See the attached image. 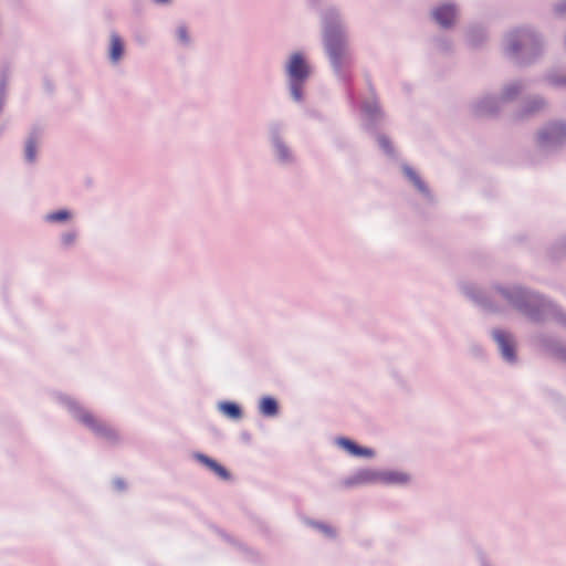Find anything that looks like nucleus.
Listing matches in <instances>:
<instances>
[{
  "instance_id": "1",
  "label": "nucleus",
  "mask_w": 566,
  "mask_h": 566,
  "mask_svg": "<svg viewBox=\"0 0 566 566\" xmlns=\"http://www.w3.org/2000/svg\"><path fill=\"white\" fill-rule=\"evenodd\" d=\"M324 43L334 67L339 71L350 56L346 35L338 23L337 15L329 13L325 17Z\"/></svg>"
},
{
  "instance_id": "2",
  "label": "nucleus",
  "mask_w": 566,
  "mask_h": 566,
  "mask_svg": "<svg viewBox=\"0 0 566 566\" xmlns=\"http://www.w3.org/2000/svg\"><path fill=\"white\" fill-rule=\"evenodd\" d=\"M501 293L512 306L523 311L533 321L545 319L555 313L553 304L520 287L503 290Z\"/></svg>"
},
{
  "instance_id": "3",
  "label": "nucleus",
  "mask_w": 566,
  "mask_h": 566,
  "mask_svg": "<svg viewBox=\"0 0 566 566\" xmlns=\"http://www.w3.org/2000/svg\"><path fill=\"white\" fill-rule=\"evenodd\" d=\"M67 407L74 418L90 428L95 434L111 442L117 441L118 433L108 423L97 419L93 413L85 410L73 400H67Z\"/></svg>"
},
{
  "instance_id": "4",
  "label": "nucleus",
  "mask_w": 566,
  "mask_h": 566,
  "mask_svg": "<svg viewBox=\"0 0 566 566\" xmlns=\"http://www.w3.org/2000/svg\"><path fill=\"white\" fill-rule=\"evenodd\" d=\"M290 77L291 94L300 102L303 97V84L310 75V66L302 54L294 53L286 66Z\"/></svg>"
},
{
  "instance_id": "5",
  "label": "nucleus",
  "mask_w": 566,
  "mask_h": 566,
  "mask_svg": "<svg viewBox=\"0 0 566 566\" xmlns=\"http://www.w3.org/2000/svg\"><path fill=\"white\" fill-rule=\"evenodd\" d=\"M538 48L537 38L530 31H517L506 38V51L513 56L522 55L523 59L533 56Z\"/></svg>"
},
{
  "instance_id": "6",
  "label": "nucleus",
  "mask_w": 566,
  "mask_h": 566,
  "mask_svg": "<svg viewBox=\"0 0 566 566\" xmlns=\"http://www.w3.org/2000/svg\"><path fill=\"white\" fill-rule=\"evenodd\" d=\"M373 481H381L389 484H403L409 481V478L406 473L397 472V471H370L364 470L357 473L355 476V481H346V485H352L354 483H364V482H373Z\"/></svg>"
},
{
  "instance_id": "7",
  "label": "nucleus",
  "mask_w": 566,
  "mask_h": 566,
  "mask_svg": "<svg viewBox=\"0 0 566 566\" xmlns=\"http://www.w3.org/2000/svg\"><path fill=\"white\" fill-rule=\"evenodd\" d=\"M542 146H557L566 140V124L553 123L538 134Z\"/></svg>"
},
{
  "instance_id": "8",
  "label": "nucleus",
  "mask_w": 566,
  "mask_h": 566,
  "mask_svg": "<svg viewBox=\"0 0 566 566\" xmlns=\"http://www.w3.org/2000/svg\"><path fill=\"white\" fill-rule=\"evenodd\" d=\"M493 337L499 344L503 358L509 361L515 360V345L512 339V336L503 331L495 329L493 332Z\"/></svg>"
},
{
  "instance_id": "9",
  "label": "nucleus",
  "mask_w": 566,
  "mask_h": 566,
  "mask_svg": "<svg viewBox=\"0 0 566 566\" xmlns=\"http://www.w3.org/2000/svg\"><path fill=\"white\" fill-rule=\"evenodd\" d=\"M433 19L442 27L447 28L450 27L455 18H457V10L451 4H443L438 7L432 12Z\"/></svg>"
},
{
  "instance_id": "10",
  "label": "nucleus",
  "mask_w": 566,
  "mask_h": 566,
  "mask_svg": "<svg viewBox=\"0 0 566 566\" xmlns=\"http://www.w3.org/2000/svg\"><path fill=\"white\" fill-rule=\"evenodd\" d=\"M198 459L201 463L207 465L211 471H213L218 476H220L223 480H228L230 478V474L226 468L220 465L214 460L208 458L207 455L199 454Z\"/></svg>"
},
{
  "instance_id": "11",
  "label": "nucleus",
  "mask_w": 566,
  "mask_h": 566,
  "mask_svg": "<svg viewBox=\"0 0 566 566\" xmlns=\"http://www.w3.org/2000/svg\"><path fill=\"white\" fill-rule=\"evenodd\" d=\"M124 52V44L120 38L117 34H112L111 36V60L113 62H117Z\"/></svg>"
},
{
  "instance_id": "12",
  "label": "nucleus",
  "mask_w": 566,
  "mask_h": 566,
  "mask_svg": "<svg viewBox=\"0 0 566 566\" xmlns=\"http://www.w3.org/2000/svg\"><path fill=\"white\" fill-rule=\"evenodd\" d=\"M260 411L266 417H273L279 411L277 402L271 397H264L260 402Z\"/></svg>"
},
{
  "instance_id": "13",
  "label": "nucleus",
  "mask_w": 566,
  "mask_h": 566,
  "mask_svg": "<svg viewBox=\"0 0 566 566\" xmlns=\"http://www.w3.org/2000/svg\"><path fill=\"white\" fill-rule=\"evenodd\" d=\"M220 410L232 419H240L242 416V411L240 407L233 402H222L220 403Z\"/></svg>"
},
{
  "instance_id": "14",
  "label": "nucleus",
  "mask_w": 566,
  "mask_h": 566,
  "mask_svg": "<svg viewBox=\"0 0 566 566\" xmlns=\"http://www.w3.org/2000/svg\"><path fill=\"white\" fill-rule=\"evenodd\" d=\"M406 176L413 182V185L418 188L421 192H427V187L420 179V177L409 167H406L403 169Z\"/></svg>"
},
{
  "instance_id": "15",
  "label": "nucleus",
  "mask_w": 566,
  "mask_h": 566,
  "mask_svg": "<svg viewBox=\"0 0 566 566\" xmlns=\"http://www.w3.org/2000/svg\"><path fill=\"white\" fill-rule=\"evenodd\" d=\"M521 90H522L521 84H518V83L510 84L504 88L503 97L505 99H512L521 92Z\"/></svg>"
},
{
  "instance_id": "16",
  "label": "nucleus",
  "mask_w": 566,
  "mask_h": 566,
  "mask_svg": "<svg viewBox=\"0 0 566 566\" xmlns=\"http://www.w3.org/2000/svg\"><path fill=\"white\" fill-rule=\"evenodd\" d=\"M495 104L494 98H485L478 108L480 114H492L495 109L493 105Z\"/></svg>"
},
{
  "instance_id": "17",
  "label": "nucleus",
  "mask_w": 566,
  "mask_h": 566,
  "mask_svg": "<svg viewBox=\"0 0 566 566\" xmlns=\"http://www.w3.org/2000/svg\"><path fill=\"white\" fill-rule=\"evenodd\" d=\"M35 142L33 138H30L25 146V157L29 161H33L35 159Z\"/></svg>"
},
{
  "instance_id": "18",
  "label": "nucleus",
  "mask_w": 566,
  "mask_h": 566,
  "mask_svg": "<svg viewBox=\"0 0 566 566\" xmlns=\"http://www.w3.org/2000/svg\"><path fill=\"white\" fill-rule=\"evenodd\" d=\"M70 218V213L66 210H60L57 212L48 216L50 221H64Z\"/></svg>"
},
{
  "instance_id": "19",
  "label": "nucleus",
  "mask_w": 566,
  "mask_h": 566,
  "mask_svg": "<svg viewBox=\"0 0 566 566\" xmlns=\"http://www.w3.org/2000/svg\"><path fill=\"white\" fill-rule=\"evenodd\" d=\"M275 147H276V151H277V155L280 157L281 160H287L289 159V151L286 149V147L280 143V142H276L275 143Z\"/></svg>"
},
{
  "instance_id": "20",
  "label": "nucleus",
  "mask_w": 566,
  "mask_h": 566,
  "mask_svg": "<svg viewBox=\"0 0 566 566\" xmlns=\"http://www.w3.org/2000/svg\"><path fill=\"white\" fill-rule=\"evenodd\" d=\"M339 444L343 446L346 450H348L352 454H355L357 451V444L348 439H340Z\"/></svg>"
},
{
  "instance_id": "21",
  "label": "nucleus",
  "mask_w": 566,
  "mask_h": 566,
  "mask_svg": "<svg viewBox=\"0 0 566 566\" xmlns=\"http://www.w3.org/2000/svg\"><path fill=\"white\" fill-rule=\"evenodd\" d=\"M554 355L557 359L566 361V346L558 345L554 348Z\"/></svg>"
},
{
  "instance_id": "22",
  "label": "nucleus",
  "mask_w": 566,
  "mask_h": 566,
  "mask_svg": "<svg viewBox=\"0 0 566 566\" xmlns=\"http://www.w3.org/2000/svg\"><path fill=\"white\" fill-rule=\"evenodd\" d=\"M177 34H178L179 40L182 43H188L189 42V35H188V31H187L186 27H184V25L179 27L178 30H177Z\"/></svg>"
},
{
  "instance_id": "23",
  "label": "nucleus",
  "mask_w": 566,
  "mask_h": 566,
  "mask_svg": "<svg viewBox=\"0 0 566 566\" xmlns=\"http://www.w3.org/2000/svg\"><path fill=\"white\" fill-rule=\"evenodd\" d=\"M531 104L532 105L527 108V114H533L544 106V102L542 99H535Z\"/></svg>"
},
{
  "instance_id": "24",
  "label": "nucleus",
  "mask_w": 566,
  "mask_h": 566,
  "mask_svg": "<svg viewBox=\"0 0 566 566\" xmlns=\"http://www.w3.org/2000/svg\"><path fill=\"white\" fill-rule=\"evenodd\" d=\"M76 239V234L74 232L65 233L62 237V241L65 245H71Z\"/></svg>"
},
{
  "instance_id": "25",
  "label": "nucleus",
  "mask_w": 566,
  "mask_h": 566,
  "mask_svg": "<svg viewBox=\"0 0 566 566\" xmlns=\"http://www.w3.org/2000/svg\"><path fill=\"white\" fill-rule=\"evenodd\" d=\"M374 452L370 449L361 448L357 446V451L354 455H365V457H371Z\"/></svg>"
},
{
  "instance_id": "26",
  "label": "nucleus",
  "mask_w": 566,
  "mask_h": 566,
  "mask_svg": "<svg viewBox=\"0 0 566 566\" xmlns=\"http://www.w3.org/2000/svg\"><path fill=\"white\" fill-rule=\"evenodd\" d=\"M379 145L385 151H390V143L386 137H379Z\"/></svg>"
},
{
  "instance_id": "27",
  "label": "nucleus",
  "mask_w": 566,
  "mask_h": 566,
  "mask_svg": "<svg viewBox=\"0 0 566 566\" xmlns=\"http://www.w3.org/2000/svg\"><path fill=\"white\" fill-rule=\"evenodd\" d=\"M317 527H318L322 532H324L326 535H328V536H334V535H335L334 531H333V530H332V527H329V526H326V525H317Z\"/></svg>"
},
{
  "instance_id": "28",
  "label": "nucleus",
  "mask_w": 566,
  "mask_h": 566,
  "mask_svg": "<svg viewBox=\"0 0 566 566\" xmlns=\"http://www.w3.org/2000/svg\"><path fill=\"white\" fill-rule=\"evenodd\" d=\"M556 12L558 14H566V1L556 6Z\"/></svg>"
},
{
  "instance_id": "29",
  "label": "nucleus",
  "mask_w": 566,
  "mask_h": 566,
  "mask_svg": "<svg viewBox=\"0 0 566 566\" xmlns=\"http://www.w3.org/2000/svg\"><path fill=\"white\" fill-rule=\"evenodd\" d=\"M555 83L560 84V85H566V74L563 77L556 80Z\"/></svg>"
},
{
  "instance_id": "30",
  "label": "nucleus",
  "mask_w": 566,
  "mask_h": 566,
  "mask_svg": "<svg viewBox=\"0 0 566 566\" xmlns=\"http://www.w3.org/2000/svg\"><path fill=\"white\" fill-rule=\"evenodd\" d=\"M115 483H116V486H117L118 489H120V490H122V489H124V483H123L122 481H119V480H118V481H116Z\"/></svg>"
},
{
  "instance_id": "31",
  "label": "nucleus",
  "mask_w": 566,
  "mask_h": 566,
  "mask_svg": "<svg viewBox=\"0 0 566 566\" xmlns=\"http://www.w3.org/2000/svg\"><path fill=\"white\" fill-rule=\"evenodd\" d=\"M155 1H156V2H158V3H166V2H168L169 0H155Z\"/></svg>"
}]
</instances>
